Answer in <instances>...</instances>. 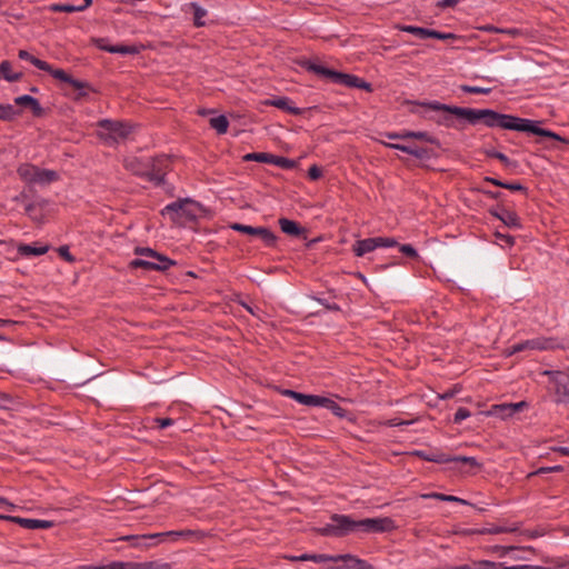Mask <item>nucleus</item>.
Wrapping results in <instances>:
<instances>
[{
	"mask_svg": "<svg viewBox=\"0 0 569 569\" xmlns=\"http://www.w3.org/2000/svg\"><path fill=\"white\" fill-rule=\"evenodd\" d=\"M425 106L433 111H442L449 114L457 116L458 118L467 120L471 124L478 121L482 122L488 128H499L503 130H511L518 132H527L536 136L550 138L560 142H568L563 137L558 133L543 129L540 127V121L520 118L512 114L500 113L492 109H471L455 106H448L438 101L425 103Z\"/></svg>",
	"mask_w": 569,
	"mask_h": 569,
	"instance_id": "obj_1",
	"label": "nucleus"
},
{
	"mask_svg": "<svg viewBox=\"0 0 569 569\" xmlns=\"http://www.w3.org/2000/svg\"><path fill=\"white\" fill-rule=\"evenodd\" d=\"M393 528V520L387 517L353 520L350 516L335 513L318 531L325 537H345L355 532H386Z\"/></svg>",
	"mask_w": 569,
	"mask_h": 569,
	"instance_id": "obj_2",
	"label": "nucleus"
},
{
	"mask_svg": "<svg viewBox=\"0 0 569 569\" xmlns=\"http://www.w3.org/2000/svg\"><path fill=\"white\" fill-rule=\"evenodd\" d=\"M159 160L151 158L131 157L126 159L124 166L132 173L146 178L156 186H160L164 179V172L158 166Z\"/></svg>",
	"mask_w": 569,
	"mask_h": 569,
	"instance_id": "obj_3",
	"label": "nucleus"
},
{
	"mask_svg": "<svg viewBox=\"0 0 569 569\" xmlns=\"http://www.w3.org/2000/svg\"><path fill=\"white\" fill-rule=\"evenodd\" d=\"M132 131V127L123 121L102 119L98 122V137L109 147L124 141Z\"/></svg>",
	"mask_w": 569,
	"mask_h": 569,
	"instance_id": "obj_4",
	"label": "nucleus"
},
{
	"mask_svg": "<svg viewBox=\"0 0 569 569\" xmlns=\"http://www.w3.org/2000/svg\"><path fill=\"white\" fill-rule=\"evenodd\" d=\"M136 254L139 258L133 259L130 262L132 268H142L146 270H158L166 271L171 266L176 264L173 260L168 258L167 256L160 254L151 248L148 247H138L134 250Z\"/></svg>",
	"mask_w": 569,
	"mask_h": 569,
	"instance_id": "obj_5",
	"label": "nucleus"
},
{
	"mask_svg": "<svg viewBox=\"0 0 569 569\" xmlns=\"http://www.w3.org/2000/svg\"><path fill=\"white\" fill-rule=\"evenodd\" d=\"M17 173L19 178L29 186H47L59 179V174L54 170L41 169L31 163H21Z\"/></svg>",
	"mask_w": 569,
	"mask_h": 569,
	"instance_id": "obj_6",
	"label": "nucleus"
},
{
	"mask_svg": "<svg viewBox=\"0 0 569 569\" xmlns=\"http://www.w3.org/2000/svg\"><path fill=\"white\" fill-rule=\"evenodd\" d=\"M306 68L318 76L330 79L333 83L348 88H356L358 86L359 77L357 76L335 71L316 62H308Z\"/></svg>",
	"mask_w": 569,
	"mask_h": 569,
	"instance_id": "obj_7",
	"label": "nucleus"
},
{
	"mask_svg": "<svg viewBox=\"0 0 569 569\" xmlns=\"http://www.w3.org/2000/svg\"><path fill=\"white\" fill-rule=\"evenodd\" d=\"M543 375L550 378L553 385L556 401L558 403H569V372L566 370H546Z\"/></svg>",
	"mask_w": 569,
	"mask_h": 569,
	"instance_id": "obj_8",
	"label": "nucleus"
},
{
	"mask_svg": "<svg viewBox=\"0 0 569 569\" xmlns=\"http://www.w3.org/2000/svg\"><path fill=\"white\" fill-rule=\"evenodd\" d=\"M398 244L397 240L391 237H375L356 241L353 244V252L357 257L376 250L377 248H391Z\"/></svg>",
	"mask_w": 569,
	"mask_h": 569,
	"instance_id": "obj_9",
	"label": "nucleus"
},
{
	"mask_svg": "<svg viewBox=\"0 0 569 569\" xmlns=\"http://www.w3.org/2000/svg\"><path fill=\"white\" fill-rule=\"evenodd\" d=\"M196 203L189 199L178 200L167 204L162 214H170L172 220H178L180 218L193 219L196 218V213L192 210V207Z\"/></svg>",
	"mask_w": 569,
	"mask_h": 569,
	"instance_id": "obj_10",
	"label": "nucleus"
},
{
	"mask_svg": "<svg viewBox=\"0 0 569 569\" xmlns=\"http://www.w3.org/2000/svg\"><path fill=\"white\" fill-rule=\"evenodd\" d=\"M230 228L234 231L259 237L267 246H273L277 238L274 233L264 227H252L242 223H232Z\"/></svg>",
	"mask_w": 569,
	"mask_h": 569,
	"instance_id": "obj_11",
	"label": "nucleus"
},
{
	"mask_svg": "<svg viewBox=\"0 0 569 569\" xmlns=\"http://www.w3.org/2000/svg\"><path fill=\"white\" fill-rule=\"evenodd\" d=\"M330 562H341V565L331 567L330 569H375L366 560L358 558L351 553L331 555Z\"/></svg>",
	"mask_w": 569,
	"mask_h": 569,
	"instance_id": "obj_12",
	"label": "nucleus"
},
{
	"mask_svg": "<svg viewBox=\"0 0 569 569\" xmlns=\"http://www.w3.org/2000/svg\"><path fill=\"white\" fill-rule=\"evenodd\" d=\"M490 213L499 219L505 226L513 229H520L521 222L518 214L505 207H497L490 210Z\"/></svg>",
	"mask_w": 569,
	"mask_h": 569,
	"instance_id": "obj_13",
	"label": "nucleus"
},
{
	"mask_svg": "<svg viewBox=\"0 0 569 569\" xmlns=\"http://www.w3.org/2000/svg\"><path fill=\"white\" fill-rule=\"evenodd\" d=\"M8 521L20 525L26 529H48L53 526L52 521L42 520V519H32V518H21V517H7Z\"/></svg>",
	"mask_w": 569,
	"mask_h": 569,
	"instance_id": "obj_14",
	"label": "nucleus"
},
{
	"mask_svg": "<svg viewBox=\"0 0 569 569\" xmlns=\"http://www.w3.org/2000/svg\"><path fill=\"white\" fill-rule=\"evenodd\" d=\"M264 104L272 106L278 109L284 110L293 116L302 114V109L293 106L291 99L288 97H277V98H272V99H267L264 101Z\"/></svg>",
	"mask_w": 569,
	"mask_h": 569,
	"instance_id": "obj_15",
	"label": "nucleus"
},
{
	"mask_svg": "<svg viewBox=\"0 0 569 569\" xmlns=\"http://www.w3.org/2000/svg\"><path fill=\"white\" fill-rule=\"evenodd\" d=\"M42 71L49 72L54 79L71 84L74 89L82 90L87 87L86 82L72 78L63 69H53L49 64V69H41Z\"/></svg>",
	"mask_w": 569,
	"mask_h": 569,
	"instance_id": "obj_16",
	"label": "nucleus"
},
{
	"mask_svg": "<svg viewBox=\"0 0 569 569\" xmlns=\"http://www.w3.org/2000/svg\"><path fill=\"white\" fill-rule=\"evenodd\" d=\"M120 569H171V565L158 560L143 562L120 561Z\"/></svg>",
	"mask_w": 569,
	"mask_h": 569,
	"instance_id": "obj_17",
	"label": "nucleus"
},
{
	"mask_svg": "<svg viewBox=\"0 0 569 569\" xmlns=\"http://www.w3.org/2000/svg\"><path fill=\"white\" fill-rule=\"evenodd\" d=\"M50 247L48 244H27L21 243L17 247V252L21 257H38L46 254L49 251Z\"/></svg>",
	"mask_w": 569,
	"mask_h": 569,
	"instance_id": "obj_18",
	"label": "nucleus"
},
{
	"mask_svg": "<svg viewBox=\"0 0 569 569\" xmlns=\"http://www.w3.org/2000/svg\"><path fill=\"white\" fill-rule=\"evenodd\" d=\"M291 561H313L316 563L329 562L331 555L326 553H302L299 556L288 557Z\"/></svg>",
	"mask_w": 569,
	"mask_h": 569,
	"instance_id": "obj_19",
	"label": "nucleus"
},
{
	"mask_svg": "<svg viewBox=\"0 0 569 569\" xmlns=\"http://www.w3.org/2000/svg\"><path fill=\"white\" fill-rule=\"evenodd\" d=\"M522 342L526 350H548L553 348V342L546 338H535Z\"/></svg>",
	"mask_w": 569,
	"mask_h": 569,
	"instance_id": "obj_20",
	"label": "nucleus"
},
{
	"mask_svg": "<svg viewBox=\"0 0 569 569\" xmlns=\"http://www.w3.org/2000/svg\"><path fill=\"white\" fill-rule=\"evenodd\" d=\"M118 541H129L131 547L139 549H149L151 545L147 542V536L144 535H128L117 538Z\"/></svg>",
	"mask_w": 569,
	"mask_h": 569,
	"instance_id": "obj_21",
	"label": "nucleus"
},
{
	"mask_svg": "<svg viewBox=\"0 0 569 569\" xmlns=\"http://www.w3.org/2000/svg\"><path fill=\"white\" fill-rule=\"evenodd\" d=\"M1 77L8 82H16L22 78V73L13 72L10 61L4 60L0 63V78Z\"/></svg>",
	"mask_w": 569,
	"mask_h": 569,
	"instance_id": "obj_22",
	"label": "nucleus"
},
{
	"mask_svg": "<svg viewBox=\"0 0 569 569\" xmlns=\"http://www.w3.org/2000/svg\"><path fill=\"white\" fill-rule=\"evenodd\" d=\"M14 103L18 106L30 107L36 114H40L42 108L39 101L29 94L19 96L14 99Z\"/></svg>",
	"mask_w": 569,
	"mask_h": 569,
	"instance_id": "obj_23",
	"label": "nucleus"
},
{
	"mask_svg": "<svg viewBox=\"0 0 569 569\" xmlns=\"http://www.w3.org/2000/svg\"><path fill=\"white\" fill-rule=\"evenodd\" d=\"M279 226L281 228V231L286 234L297 237V236H300L302 232V229L293 220L281 218V219H279Z\"/></svg>",
	"mask_w": 569,
	"mask_h": 569,
	"instance_id": "obj_24",
	"label": "nucleus"
},
{
	"mask_svg": "<svg viewBox=\"0 0 569 569\" xmlns=\"http://www.w3.org/2000/svg\"><path fill=\"white\" fill-rule=\"evenodd\" d=\"M417 455L426 461H431V462H437V463H448V462L453 461L452 456H448L442 452L426 453L423 451H417Z\"/></svg>",
	"mask_w": 569,
	"mask_h": 569,
	"instance_id": "obj_25",
	"label": "nucleus"
},
{
	"mask_svg": "<svg viewBox=\"0 0 569 569\" xmlns=\"http://www.w3.org/2000/svg\"><path fill=\"white\" fill-rule=\"evenodd\" d=\"M487 416H496L501 419H507L513 416V413L511 411L510 403H501L492 406L491 409L487 412Z\"/></svg>",
	"mask_w": 569,
	"mask_h": 569,
	"instance_id": "obj_26",
	"label": "nucleus"
},
{
	"mask_svg": "<svg viewBox=\"0 0 569 569\" xmlns=\"http://www.w3.org/2000/svg\"><path fill=\"white\" fill-rule=\"evenodd\" d=\"M517 528L515 527H508V526H498V525H491L488 527H483L476 532L479 535H500V533H508L516 531Z\"/></svg>",
	"mask_w": 569,
	"mask_h": 569,
	"instance_id": "obj_27",
	"label": "nucleus"
},
{
	"mask_svg": "<svg viewBox=\"0 0 569 569\" xmlns=\"http://www.w3.org/2000/svg\"><path fill=\"white\" fill-rule=\"evenodd\" d=\"M189 7L193 10V24L196 27H203L206 24L203 18L207 16V10L197 2L189 3Z\"/></svg>",
	"mask_w": 569,
	"mask_h": 569,
	"instance_id": "obj_28",
	"label": "nucleus"
},
{
	"mask_svg": "<svg viewBox=\"0 0 569 569\" xmlns=\"http://www.w3.org/2000/svg\"><path fill=\"white\" fill-rule=\"evenodd\" d=\"M381 143L388 148L403 151V152L415 156L417 158L422 157L425 153V151L420 148H412V147L400 144V143H390V142H382V141H381Z\"/></svg>",
	"mask_w": 569,
	"mask_h": 569,
	"instance_id": "obj_29",
	"label": "nucleus"
},
{
	"mask_svg": "<svg viewBox=\"0 0 569 569\" xmlns=\"http://www.w3.org/2000/svg\"><path fill=\"white\" fill-rule=\"evenodd\" d=\"M210 126L212 129H214L217 131V133L223 134L228 130L229 121L226 116L220 114V116L212 117L210 119Z\"/></svg>",
	"mask_w": 569,
	"mask_h": 569,
	"instance_id": "obj_30",
	"label": "nucleus"
},
{
	"mask_svg": "<svg viewBox=\"0 0 569 569\" xmlns=\"http://www.w3.org/2000/svg\"><path fill=\"white\" fill-rule=\"evenodd\" d=\"M18 57L21 60L29 61L30 63H32L36 68H38L40 70L41 69H49V63L47 61L38 59L37 57H34L31 53H29L27 50H20L19 53H18Z\"/></svg>",
	"mask_w": 569,
	"mask_h": 569,
	"instance_id": "obj_31",
	"label": "nucleus"
},
{
	"mask_svg": "<svg viewBox=\"0 0 569 569\" xmlns=\"http://www.w3.org/2000/svg\"><path fill=\"white\" fill-rule=\"evenodd\" d=\"M49 11H52V12H68V13H71V12H80V11H83L86 10L84 7H82L81 4H59V3H52L48 7Z\"/></svg>",
	"mask_w": 569,
	"mask_h": 569,
	"instance_id": "obj_32",
	"label": "nucleus"
},
{
	"mask_svg": "<svg viewBox=\"0 0 569 569\" xmlns=\"http://www.w3.org/2000/svg\"><path fill=\"white\" fill-rule=\"evenodd\" d=\"M269 163L274 164L282 169H293L296 167V161L286 157H280L276 154H270Z\"/></svg>",
	"mask_w": 569,
	"mask_h": 569,
	"instance_id": "obj_33",
	"label": "nucleus"
},
{
	"mask_svg": "<svg viewBox=\"0 0 569 569\" xmlns=\"http://www.w3.org/2000/svg\"><path fill=\"white\" fill-rule=\"evenodd\" d=\"M282 395L296 400L300 405L309 407L310 395L301 393V392L290 390V389L283 390Z\"/></svg>",
	"mask_w": 569,
	"mask_h": 569,
	"instance_id": "obj_34",
	"label": "nucleus"
},
{
	"mask_svg": "<svg viewBox=\"0 0 569 569\" xmlns=\"http://www.w3.org/2000/svg\"><path fill=\"white\" fill-rule=\"evenodd\" d=\"M282 395L296 400L300 405L309 407L310 395L301 393V392L290 390V389L283 390Z\"/></svg>",
	"mask_w": 569,
	"mask_h": 569,
	"instance_id": "obj_35",
	"label": "nucleus"
},
{
	"mask_svg": "<svg viewBox=\"0 0 569 569\" xmlns=\"http://www.w3.org/2000/svg\"><path fill=\"white\" fill-rule=\"evenodd\" d=\"M19 114L12 104H0V120L10 121Z\"/></svg>",
	"mask_w": 569,
	"mask_h": 569,
	"instance_id": "obj_36",
	"label": "nucleus"
},
{
	"mask_svg": "<svg viewBox=\"0 0 569 569\" xmlns=\"http://www.w3.org/2000/svg\"><path fill=\"white\" fill-rule=\"evenodd\" d=\"M400 30L407 33L415 34L421 39L429 38L430 29L416 27V26H402Z\"/></svg>",
	"mask_w": 569,
	"mask_h": 569,
	"instance_id": "obj_37",
	"label": "nucleus"
},
{
	"mask_svg": "<svg viewBox=\"0 0 569 569\" xmlns=\"http://www.w3.org/2000/svg\"><path fill=\"white\" fill-rule=\"evenodd\" d=\"M102 49L110 53H120V54H133V53L138 52L137 48L132 47V46H109V47H103Z\"/></svg>",
	"mask_w": 569,
	"mask_h": 569,
	"instance_id": "obj_38",
	"label": "nucleus"
},
{
	"mask_svg": "<svg viewBox=\"0 0 569 569\" xmlns=\"http://www.w3.org/2000/svg\"><path fill=\"white\" fill-rule=\"evenodd\" d=\"M423 497L425 498H433V499H437V500H440V501L458 502V503H461V505H467L468 503L462 498H459V497H456V496H450V495H445V493H438V492L426 495Z\"/></svg>",
	"mask_w": 569,
	"mask_h": 569,
	"instance_id": "obj_39",
	"label": "nucleus"
},
{
	"mask_svg": "<svg viewBox=\"0 0 569 569\" xmlns=\"http://www.w3.org/2000/svg\"><path fill=\"white\" fill-rule=\"evenodd\" d=\"M170 533L164 532H156V533H146L147 536V542L148 545H151V547H154L157 545L167 542V539Z\"/></svg>",
	"mask_w": 569,
	"mask_h": 569,
	"instance_id": "obj_40",
	"label": "nucleus"
},
{
	"mask_svg": "<svg viewBox=\"0 0 569 569\" xmlns=\"http://www.w3.org/2000/svg\"><path fill=\"white\" fill-rule=\"evenodd\" d=\"M486 156L489 158H496L501 161L506 167H513L515 161H511L505 153L497 151L496 149L486 150Z\"/></svg>",
	"mask_w": 569,
	"mask_h": 569,
	"instance_id": "obj_41",
	"label": "nucleus"
},
{
	"mask_svg": "<svg viewBox=\"0 0 569 569\" xmlns=\"http://www.w3.org/2000/svg\"><path fill=\"white\" fill-rule=\"evenodd\" d=\"M270 154L268 152H251L247 153L242 157L243 161H257V162H263L269 163Z\"/></svg>",
	"mask_w": 569,
	"mask_h": 569,
	"instance_id": "obj_42",
	"label": "nucleus"
},
{
	"mask_svg": "<svg viewBox=\"0 0 569 569\" xmlns=\"http://www.w3.org/2000/svg\"><path fill=\"white\" fill-rule=\"evenodd\" d=\"M326 409L330 410L335 416L339 418L346 417V410L330 398L328 399V405H326Z\"/></svg>",
	"mask_w": 569,
	"mask_h": 569,
	"instance_id": "obj_43",
	"label": "nucleus"
},
{
	"mask_svg": "<svg viewBox=\"0 0 569 569\" xmlns=\"http://www.w3.org/2000/svg\"><path fill=\"white\" fill-rule=\"evenodd\" d=\"M169 535L167 541H177L179 538H188L193 535L192 530H171L167 531Z\"/></svg>",
	"mask_w": 569,
	"mask_h": 569,
	"instance_id": "obj_44",
	"label": "nucleus"
},
{
	"mask_svg": "<svg viewBox=\"0 0 569 569\" xmlns=\"http://www.w3.org/2000/svg\"><path fill=\"white\" fill-rule=\"evenodd\" d=\"M328 399L329 398L327 397L310 395L309 407L326 408V405H328Z\"/></svg>",
	"mask_w": 569,
	"mask_h": 569,
	"instance_id": "obj_45",
	"label": "nucleus"
},
{
	"mask_svg": "<svg viewBox=\"0 0 569 569\" xmlns=\"http://www.w3.org/2000/svg\"><path fill=\"white\" fill-rule=\"evenodd\" d=\"M496 238L499 241V244L503 248L512 247L515 243V238L510 234H503L500 232H496Z\"/></svg>",
	"mask_w": 569,
	"mask_h": 569,
	"instance_id": "obj_46",
	"label": "nucleus"
},
{
	"mask_svg": "<svg viewBox=\"0 0 569 569\" xmlns=\"http://www.w3.org/2000/svg\"><path fill=\"white\" fill-rule=\"evenodd\" d=\"M461 90L467 93L488 94L491 92L490 88H482L477 86H462Z\"/></svg>",
	"mask_w": 569,
	"mask_h": 569,
	"instance_id": "obj_47",
	"label": "nucleus"
},
{
	"mask_svg": "<svg viewBox=\"0 0 569 569\" xmlns=\"http://www.w3.org/2000/svg\"><path fill=\"white\" fill-rule=\"evenodd\" d=\"M471 416L470 411L465 408V407H460L456 413H455V417H453V421L456 423H460L462 422L463 420H466L467 418H469Z\"/></svg>",
	"mask_w": 569,
	"mask_h": 569,
	"instance_id": "obj_48",
	"label": "nucleus"
},
{
	"mask_svg": "<svg viewBox=\"0 0 569 569\" xmlns=\"http://www.w3.org/2000/svg\"><path fill=\"white\" fill-rule=\"evenodd\" d=\"M562 470H563L562 466L555 465L551 467H541L538 470H536L535 472H531L529 476L541 475V473H547V472H560Z\"/></svg>",
	"mask_w": 569,
	"mask_h": 569,
	"instance_id": "obj_49",
	"label": "nucleus"
},
{
	"mask_svg": "<svg viewBox=\"0 0 569 569\" xmlns=\"http://www.w3.org/2000/svg\"><path fill=\"white\" fill-rule=\"evenodd\" d=\"M453 461L452 462H463L469 463L470 466L478 467L479 462L475 457H467V456H452Z\"/></svg>",
	"mask_w": 569,
	"mask_h": 569,
	"instance_id": "obj_50",
	"label": "nucleus"
},
{
	"mask_svg": "<svg viewBox=\"0 0 569 569\" xmlns=\"http://www.w3.org/2000/svg\"><path fill=\"white\" fill-rule=\"evenodd\" d=\"M402 137H403V139L413 138V139H418V140H426L427 133L423 131H403Z\"/></svg>",
	"mask_w": 569,
	"mask_h": 569,
	"instance_id": "obj_51",
	"label": "nucleus"
},
{
	"mask_svg": "<svg viewBox=\"0 0 569 569\" xmlns=\"http://www.w3.org/2000/svg\"><path fill=\"white\" fill-rule=\"evenodd\" d=\"M399 250L403 254L411 257V258H416L418 256L417 250L411 244H401V246H399Z\"/></svg>",
	"mask_w": 569,
	"mask_h": 569,
	"instance_id": "obj_52",
	"label": "nucleus"
},
{
	"mask_svg": "<svg viewBox=\"0 0 569 569\" xmlns=\"http://www.w3.org/2000/svg\"><path fill=\"white\" fill-rule=\"evenodd\" d=\"M411 423H413V420H401L399 418H392L386 422V425L389 427L409 426Z\"/></svg>",
	"mask_w": 569,
	"mask_h": 569,
	"instance_id": "obj_53",
	"label": "nucleus"
},
{
	"mask_svg": "<svg viewBox=\"0 0 569 569\" xmlns=\"http://www.w3.org/2000/svg\"><path fill=\"white\" fill-rule=\"evenodd\" d=\"M502 188L509 189L511 191H527V188L519 182H505V186Z\"/></svg>",
	"mask_w": 569,
	"mask_h": 569,
	"instance_id": "obj_54",
	"label": "nucleus"
},
{
	"mask_svg": "<svg viewBox=\"0 0 569 569\" xmlns=\"http://www.w3.org/2000/svg\"><path fill=\"white\" fill-rule=\"evenodd\" d=\"M453 37L455 36L452 33H442V32L431 30V29H430V33H429V38H435V39H439V40H447V39H451Z\"/></svg>",
	"mask_w": 569,
	"mask_h": 569,
	"instance_id": "obj_55",
	"label": "nucleus"
},
{
	"mask_svg": "<svg viewBox=\"0 0 569 569\" xmlns=\"http://www.w3.org/2000/svg\"><path fill=\"white\" fill-rule=\"evenodd\" d=\"M308 176L311 180H317L322 176V171L318 166H311L308 170Z\"/></svg>",
	"mask_w": 569,
	"mask_h": 569,
	"instance_id": "obj_56",
	"label": "nucleus"
},
{
	"mask_svg": "<svg viewBox=\"0 0 569 569\" xmlns=\"http://www.w3.org/2000/svg\"><path fill=\"white\" fill-rule=\"evenodd\" d=\"M58 252H59L60 257H62L64 260H67L69 262H72L74 260V258L70 253V250H69V248L67 246L60 247L58 249Z\"/></svg>",
	"mask_w": 569,
	"mask_h": 569,
	"instance_id": "obj_57",
	"label": "nucleus"
},
{
	"mask_svg": "<svg viewBox=\"0 0 569 569\" xmlns=\"http://www.w3.org/2000/svg\"><path fill=\"white\" fill-rule=\"evenodd\" d=\"M156 422L160 429H164L173 425V420L170 418H158Z\"/></svg>",
	"mask_w": 569,
	"mask_h": 569,
	"instance_id": "obj_58",
	"label": "nucleus"
},
{
	"mask_svg": "<svg viewBox=\"0 0 569 569\" xmlns=\"http://www.w3.org/2000/svg\"><path fill=\"white\" fill-rule=\"evenodd\" d=\"M479 569H499V565L493 561L485 560L480 562Z\"/></svg>",
	"mask_w": 569,
	"mask_h": 569,
	"instance_id": "obj_59",
	"label": "nucleus"
},
{
	"mask_svg": "<svg viewBox=\"0 0 569 569\" xmlns=\"http://www.w3.org/2000/svg\"><path fill=\"white\" fill-rule=\"evenodd\" d=\"M525 346H523V342H518V343H515L510 347L509 349V355H515L517 352H521V351H525Z\"/></svg>",
	"mask_w": 569,
	"mask_h": 569,
	"instance_id": "obj_60",
	"label": "nucleus"
},
{
	"mask_svg": "<svg viewBox=\"0 0 569 569\" xmlns=\"http://www.w3.org/2000/svg\"><path fill=\"white\" fill-rule=\"evenodd\" d=\"M512 413H517L518 411L522 410L525 407H527V403L525 401L510 403Z\"/></svg>",
	"mask_w": 569,
	"mask_h": 569,
	"instance_id": "obj_61",
	"label": "nucleus"
},
{
	"mask_svg": "<svg viewBox=\"0 0 569 569\" xmlns=\"http://www.w3.org/2000/svg\"><path fill=\"white\" fill-rule=\"evenodd\" d=\"M7 509L12 510L14 508V505L10 501H8L6 498L0 497V509Z\"/></svg>",
	"mask_w": 569,
	"mask_h": 569,
	"instance_id": "obj_62",
	"label": "nucleus"
},
{
	"mask_svg": "<svg viewBox=\"0 0 569 569\" xmlns=\"http://www.w3.org/2000/svg\"><path fill=\"white\" fill-rule=\"evenodd\" d=\"M11 402V398L7 393H0V408H6Z\"/></svg>",
	"mask_w": 569,
	"mask_h": 569,
	"instance_id": "obj_63",
	"label": "nucleus"
},
{
	"mask_svg": "<svg viewBox=\"0 0 569 569\" xmlns=\"http://www.w3.org/2000/svg\"><path fill=\"white\" fill-rule=\"evenodd\" d=\"M485 182H489V183H492L497 187H500L502 188L505 186V182L499 180V179H496V178H492V177H486L485 178Z\"/></svg>",
	"mask_w": 569,
	"mask_h": 569,
	"instance_id": "obj_64",
	"label": "nucleus"
}]
</instances>
